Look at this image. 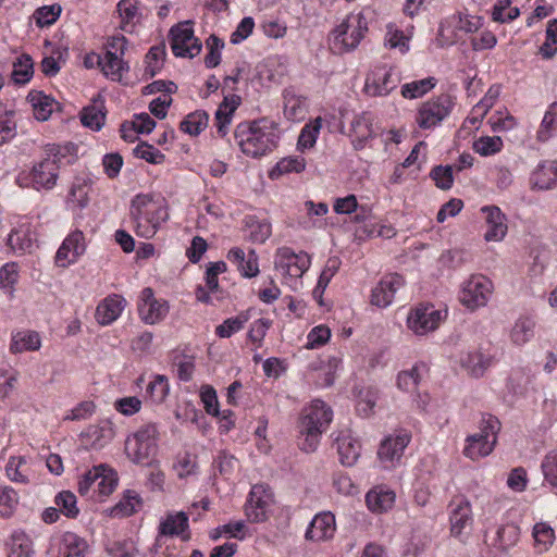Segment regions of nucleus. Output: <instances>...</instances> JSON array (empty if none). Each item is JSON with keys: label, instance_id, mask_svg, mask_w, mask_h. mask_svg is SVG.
Returning <instances> with one entry per match:
<instances>
[{"label": "nucleus", "instance_id": "nucleus-1", "mask_svg": "<svg viewBox=\"0 0 557 557\" xmlns=\"http://www.w3.org/2000/svg\"><path fill=\"white\" fill-rule=\"evenodd\" d=\"M277 125L269 119L239 123L235 128V140L242 152L259 158L273 151L278 143Z\"/></svg>", "mask_w": 557, "mask_h": 557}, {"label": "nucleus", "instance_id": "nucleus-2", "mask_svg": "<svg viewBox=\"0 0 557 557\" xmlns=\"http://www.w3.org/2000/svg\"><path fill=\"white\" fill-rule=\"evenodd\" d=\"M75 147L73 144L47 145V158L34 164L30 172L26 175L20 174L17 184L22 187H33L36 190L52 189L59 177L60 163L67 156H72Z\"/></svg>", "mask_w": 557, "mask_h": 557}, {"label": "nucleus", "instance_id": "nucleus-3", "mask_svg": "<svg viewBox=\"0 0 557 557\" xmlns=\"http://www.w3.org/2000/svg\"><path fill=\"white\" fill-rule=\"evenodd\" d=\"M129 218L135 234L148 239L157 234L161 224L168 220L169 213L162 199L139 194L131 202Z\"/></svg>", "mask_w": 557, "mask_h": 557}, {"label": "nucleus", "instance_id": "nucleus-4", "mask_svg": "<svg viewBox=\"0 0 557 557\" xmlns=\"http://www.w3.org/2000/svg\"><path fill=\"white\" fill-rule=\"evenodd\" d=\"M333 411L324 401L314 399L304 410L299 425V447L306 453L318 448L321 434L329 428Z\"/></svg>", "mask_w": 557, "mask_h": 557}, {"label": "nucleus", "instance_id": "nucleus-5", "mask_svg": "<svg viewBox=\"0 0 557 557\" xmlns=\"http://www.w3.org/2000/svg\"><path fill=\"white\" fill-rule=\"evenodd\" d=\"M368 32V23L361 14L348 15L329 36L330 49L336 54L349 52L358 47L364 34Z\"/></svg>", "mask_w": 557, "mask_h": 557}, {"label": "nucleus", "instance_id": "nucleus-6", "mask_svg": "<svg viewBox=\"0 0 557 557\" xmlns=\"http://www.w3.org/2000/svg\"><path fill=\"white\" fill-rule=\"evenodd\" d=\"M158 430L154 424L140 428L125 440L124 450L127 458L136 463L149 466L158 450Z\"/></svg>", "mask_w": 557, "mask_h": 557}, {"label": "nucleus", "instance_id": "nucleus-7", "mask_svg": "<svg viewBox=\"0 0 557 557\" xmlns=\"http://www.w3.org/2000/svg\"><path fill=\"white\" fill-rule=\"evenodd\" d=\"M172 52L180 58H195L201 52L202 44L194 34V22L184 21L172 26L169 33Z\"/></svg>", "mask_w": 557, "mask_h": 557}, {"label": "nucleus", "instance_id": "nucleus-8", "mask_svg": "<svg viewBox=\"0 0 557 557\" xmlns=\"http://www.w3.org/2000/svg\"><path fill=\"white\" fill-rule=\"evenodd\" d=\"M410 441L411 434L406 430H398L386 436L377 449V457L383 468H395Z\"/></svg>", "mask_w": 557, "mask_h": 557}, {"label": "nucleus", "instance_id": "nucleus-9", "mask_svg": "<svg viewBox=\"0 0 557 557\" xmlns=\"http://www.w3.org/2000/svg\"><path fill=\"white\" fill-rule=\"evenodd\" d=\"M446 318V311L436 309L434 305H419L407 318L408 327L417 335H425L436 330Z\"/></svg>", "mask_w": 557, "mask_h": 557}, {"label": "nucleus", "instance_id": "nucleus-10", "mask_svg": "<svg viewBox=\"0 0 557 557\" xmlns=\"http://www.w3.org/2000/svg\"><path fill=\"white\" fill-rule=\"evenodd\" d=\"M453 101L448 95L424 102L417 114V123L421 128H432L440 124L450 112Z\"/></svg>", "mask_w": 557, "mask_h": 557}, {"label": "nucleus", "instance_id": "nucleus-11", "mask_svg": "<svg viewBox=\"0 0 557 557\" xmlns=\"http://www.w3.org/2000/svg\"><path fill=\"white\" fill-rule=\"evenodd\" d=\"M272 502L273 495L270 488L262 484L253 485L245 505L247 519L252 523L265 521Z\"/></svg>", "mask_w": 557, "mask_h": 557}, {"label": "nucleus", "instance_id": "nucleus-12", "mask_svg": "<svg viewBox=\"0 0 557 557\" xmlns=\"http://www.w3.org/2000/svg\"><path fill=\"white\" fill-rule=\"evenodd\" d=\"M333 446L343 466H354L361 455V443L349 429L333 432Z\"/></svg>", "mask_w": 557, "mask_h": 557}, {"label": "nucleus", "instance_id": "nucleus-13", "mask_svg": "<svg viewBox=\"0 0 557 557\" xmlns=\"http://www.w3.org/2000/svg\"><path fill=\"white\" fill-rule=\"evenodd\" d=\"M86 238L82 231L71 232L57 250L54 262L60 268L75 263L86 251Z\"/></svg>", "mask_w": 557, "mask_h": 557}, {"label": "nucleus", "instance_id": "nucleus-14", "mask_svg": "<svg viewBox=\"0 0 557 557\" xmlns=\"http://www.w3.org/2000/svg\"><path fill=\"white\" fill-rule=\"evenodd\" d=\"M274 264L289 276L300 277L310 267V257L306 252L295 253L289 247H281L276 251Z\"/></svg>", "mask_w": 557, "mask_h": 557}, {"label": "nucleus", "instance_id": "nucleus-15", "mask_svg": "<svg viewBox=\"0 0 557 557\" xmlns=\"http://www.w3.org/2000/svg\"><path fill=\"white\" fill-rule=\"evenodd\" d=\"M487 278L484 275H472L466 281L459 293L460 302L469 310L485 306Z\"/></svg>", "mask_w": 557, "mask_h": 557}, {"label": "nucleus", "instance_id": "nucleus-16", "mask_svg": "<svg viewBox=\"0 0 557 557\" xmlns=\"http://www.w3.org/2000/svg\"><path fill=\"white\" fill-rule=\"evenodd\" d=\"M405 285V280L397 273L384 275L371 293V304L379 308L388 307L395 294Z\"/></svg>", "mask_w": 557, "mask_h": 557}, {"label": "nucleus", "instance_id": "nucleus-17", "mask_svg": "<svg viewBox=\"0 0 557 557\" xmlns=\"http://www.w3.org/2000/svg\"><path fill=\"white\" fill-rule=\"evenodd\" d=\"M138 312L146 323L154 324L164 319L169 312V306L166 301L154 298L152 288L146 287L140 293Z\"/></svg>", "mask_w": 557, "mask_h": 557}, {"label": "nucleus", "instance_id": "nucleus-18", "mask_svg": "<svg viewBox=\"0 0 557 557\" xmlns=\"http://www.w3.org/2000/svg\"><path fill=\"white\" fill-rule=\"evenodd\" d=\"M335 530V516L330 511H323L313 517L305 537L307 541L322 542L332 539Z\"/></svg>", "mask_w": 557, "mask_h": 557}, {"label": "nucleus", "instance_id": "nucleus-19", "mask_svg": "<svg viewBox=\"0 0 557 557\" xmlns=\"http://www.w3.org/2000/svg\"><path fill=\"white\" fill-rule=\"evenodd\" d=\"M397 85V81L392 77L391 71L377 69L367 76L364 91L371 97L386 96Z\"/></svg>", "mask_w": 557, "mask_h": 557}, {"label": "nucleus", "instance_id": "nucleus-20", "mask_svg": "<svg viewBox=\"0 0 557 557\" xmlns=\"http://www.w3.org/2000/svg\"><path fill=\"white\" fill-rule=\"evenodd\" d=\"M182 536L183 541H188V516L183 512L169 513L159 525L157 542L160 543L163 536Z\"/></svg>", "mask_w": 557, "mask_h": 557}, {"label": "nucleus", "instance_id": "nucleus-21", "mask_svg": "<svg viewBox=\"0 0 557 557\" xmlns=\"http://www.w3.org/2000/svg\"><path fill=\"white\" fill-rule=\"evenodd\" d=\"M81 436L87 447L99 449L113 440L114 429L110 421H101L98 424L89 425Z\"/></svg>", "mask_w": 557, "mask_h": 557}, {"label": "nucleus", "instance_id": "nucleus-22", "mask_svg": "<svg viewBox=\"0 0 557 557\" xmlns=\"http://www.w3.org/2000/svg\"><path fill=\"white\" fill-rule=\"evenodd\" d=\"M283 112L285 117L292 122L305 120L308 113L307 98L297 94L292 87L284 89Z\"/></svg>", "mask_w": 557, "mask_h": 557}, {"label": "nucleus", "instance_id": "nucleus-23", "mask_svg": "<svg viewBox=\"0 0 557 557\" xmlns=\"http://www.w3.org/2000/svg\"><path fill=\"white\" fill-rule=\"evenodd\" d=\"M116 10L120 16V28L128 34L134 33L143 18L140 2L138 0H121Z\"/></svg>", "mask_w": 557, "mask_h": 557}, {"label": "nucleus", "instance_id": "nucleus-24", "mask_svg": "<svg viewBox=\"0 0 557 557\" xmlns=\"http://www.w3.org/2000/svg\"><path fill=\"white\" fill-rule=\"evenodd\" d=\"M97 64L101 67L103 75L113 82H122L124 75L129 71L128 62L123 57L112 53L97 55Z\"/></svg>", "mask_w": 557, "mask_h": 557}, {"label": "nucleus", "instance_id": "nucleus-25", "mask_svg": "<svg viewBox=\"0 0 557 557\" xmlns=\"http://www.w3.org/2000/svg\"><path fill=\"white\" fill-rule=\"evenodd\" d=\"M125 307V300L119 295L104 298L96 309V319L102 325H109L115 321Z\"/></svg>", "mask_w": 557, "mask_h": 557}, {"label": "nucleus", "instance_id": "nucleus-26", "mask_svg": "<svg viewBox=\"0 0 557 557\" xmlns=\"http://www.w3.org/2000/svg\"><path fill=\"white\" fill-rule=\"evenodd\" d=\"M531 185L537 189H549L557 184V161L541 162L531 175Z\"/></svg>", "mask_w": 557, "mask_h": 557}, {"label": "nucleus", "instance_id": "nucleus-27", "mask_svg": "<svg viewBox=\"0 0 557 557\" xmlns=\"http://www.w3.org/2000/svg\"><path fill=\"white\" fill-rule=\"evenodd\" d=\"M88 545L84 539L66 532L60 539L57 557H85Z\"/></svg>", "mask_w": 557, "mask_h": 557}, {"label": "nucleus", "instance_id": "nucleus-28", "mask_svg": "<svg viewBox=\"0 0 557 557\" xmlns=\"http://www.w3.org/2000/svg\"><path fill=\"white\" fill-rule=\"evenodd\" d=\"M366 503L374 513L386 512L392 509L395 503V493L384 488H373L366 495Z\"/></svg>", "mask_w": 557, "mask_h": 557}, {"label": "nucleus", "instance_id": "nucleus-29", "mask_svg": "<svg viewBox=\"0 0 557 557\" xmlns=\"http://www.w3.org/2000/svg\"><path fill=\"white\" fill-rule=\"evenodd\" d=\"M536 322L535 319L531 315H521L519 317L511 331H510V339L516 346H523L534 335Z\"/></svg>", "mask_w": 557, "mask_h": 557}, {"label": "nucleus", "instance_id": "nucleus-30", "mask_svg": "<svg viewBox=\"0 0 557 557\" xmlns=\"http://www.w3.org/2000/svg\"><path fill=\"white\" fill-rule=\"evenodd\" d=\"M239 104V97H225L215 111V126L220 136H225L227 126L232 121L233 113Z\"/></svg>", "mask_w": 557, "mask_h": 557}, {"label": "nucleus", "instance_id": "nucleus-31", "mask_svg": "<svg viewBox=\"0 0 557 557\" xmlns=\"http://www.w3.org/2000/svg\"><path fill=\"white\" fill-rule=\"evenodd\" d=\"M5 475L13 483L28 484L30 480L27 458L25 456H11L5 465Z\"/></svg>", "mask_w": 557, "mask_h": 557}, {"label": "nucleus", "instance_id": "nucleus-32", "mask_svg": "<svg viewBox=\"0 0 557 557\" xmlns=\"http://www.w3.org/2000/svg\"><path fill=\"white\" fill-rule=\"evenodd\" d=\"M41 342L37 332L22 331L12 336L10 350L13 354L34 351L40 348Z\"/></svg>", "mask_w": 557, "mask_h": 557}, {"label": "nucleus", "instance_id": "nucleus-33", "mask_svg": "<svg viewBox=\"0 0 557 557\" xmlns=\"http://www.w3.org/2000/svg\"><path fill=\"white\" fill-rule=\"evenodd\" d=\"M106 120L104 103L102 100H95L90 106L81 112L82 124L94 131H99Z\"/></svg>", "mask_w": 557, "mask_h": 557}, {"label": "nucleus", "instance_id": "nucleus-34", "mask_svg": "<svg viewBox=\"0 0 557 557\" xmlns=\"http://www.w3.org/2000/svg\"><path fill=\"white\" fill-rule=\"evenodd\" d=\"M508 233V219L496 206H490V242L499 243Z\"/></svg>", "mask_w": 557, "mask_h": 557}, {"label": "nucleus", "instance_id": "nucleus-35", "mask_svg": "<svg viewBox=\"0 0 557 557\" xmlns=\"http://www.w3.org/2000/svg\"><path fill=\"white\" fill-rule=\"evenodd\" d=\"M8 557H32L33 542L23 531H15L8 543Z\"/></svg>", "mask_w": 557, "mask_h": 557}, {"label": "nucleus", "instance_id": "nucleus-36", "mask_svg": "<svg viewBox=\"0 0 557 557\" xmlns=\"http://www.w3.org/2000/svg\"><path fill=\"white\" fill-rule=\"evenodd\" d=\"M141 508V499L135 492L127 491L122 499L110 509V516L125 518L137 512Z\"/></svg>", "mask_w": 557, "mask_h": 557}, {"label": "nucleus", "instance_id": "nucleus-37", "mask_svg": "<svg viewBox=\"0 0 557 557\" xmlns=\"http://www.w3.org/2000/svg\"><path fill=\"white\" fill-rule=\"evenodd\" d=\"M532 536L534 539V547L539 553L547 552L555 542V531L546 522H537L533 525Z\"/></svg>", "mask_w": 557, "mask_h": 557}, {"label": "nucleus", "instance_id": "nucleus-38", "mask_svg": "<svg viewBox=\"0 0 557 557\" xmlns=\"http://www.w3.org/2000/svg\"><path fill=\"white\" fill-rule=\"evenodd\" d=\"M428 372L424 363H417L410 370L401 371L397 376V385L406 392H414L422 376Z\"/></svg>", "mask_w": 557, "mask_h": 557}, {"label": "nucleus", "instance_id": "nucleus-39", "mask_svg": "<svg viewBox=\"0 0 557 557\" xmlns=\"http://www.w3.org/2000/svg\"><path fill=\"white\" fill-rule=\"evenodd\" d=\"M351 132L355 140L362 147L364 143L374 136L372 119L369 113L357 115L351 122Z\"/></svg>", "mask_w": 557, "mask_h": 557}, {"label": "nucleus", "instance_id": "nucleus-40", "mask_svg": "<svg viewBox=\"0 0 557 557\" xmlns=\"http://www.w3.org/2000/svg\"><path fill=\"white\" fill-rule=\"evenodd\" d=\"M208 113L197 110L186 115L180 124V129L190 136H197L208 126Z\"/></svg>", "mask_w": 557, "mask_h": 557}, {"label": "nucleus", "instance_id": "nucleus-41", "mask_svg": "<svg viewBox=\"0 0 557 557\" xmlns=\"http://www.w3.org/2000/svg\"><path fill=\"white\" fill-rule=\"evenodd\" d=\"M518 539L519 528L515 523H505L497 529L494 545L500 553H505Z\"/></svg>", "mask_w": 557, "mask_h": 557}, {"label": "nucleus", "instance_id": "nucleus-42", "mask_svg": "<svg viewBox=\"0 0 557 557\" xmlns=\"http://www.w3.org/2000/svg\"><path fill=\"white\" fill-rule=\"evenodd\" d=\"M306 169V160L300 156H289L281 159L270 172L271 178H278L281 175L300 173Z\"/></svg>", "mask_w": 557, "mask_h": 557}, {"label": "nucleus", "instance_id": "nucleus-43", "mask_svg": "<svg viewBox=\"0 0 557 557\" xmlns=\"http://www.w3.org/2000/svg\"><path fill=\"white\" fill-rule=\"evenodd\" d=\"M557 131V102L552 103L544 114V117L536 132V139L540 143L549 140Z\"/></svg>", "mask_w": 557, "mask_h": 557}, {"label": "nucleus", "instance_id": "nucleus-44", "mask_svg": "<svg viewBox=\"0 0 557 557\" xmlns=\"http://www.w3.org/2000/svg\"><path fill=\"white\" fill-rule=\"evenodd\" d=\"M170 392L169 380L163 374H154L149 382L146 393L152 404H162Z\"/></svg>", "mask_w": 557, "mask_h": 557}, {"label": "nucleus", "instance_id": "nucleus-45", "mask_svg": "<svg viewBox=\"0 0 557 557\" xmlns=\"http://www.w3.org/2000/svg\"><path fill=\"white\" fill-rule=\"evenodd\" d=\"M30 102L34 109V115L38 121H47L57 102L42 92L30 94Z\"/></svg>", "mask_w": 557, "mask_h": 557}, {"label": "nucleus", "instance_id": "nucleus-46", "mask_svg": "<svg viewBox=\"0 0 557 557\" xmlns=\"http://www.w3.org/2000/svg\"><path fill=\"white\" fill-rule=\"evenodd\" d=\"M18 500V494L13 487L0 485V518L12 517L17 508Z\"/></svg>", "mask_w": 557, "mask_h": 557}, {"label": "nucleus", "instance_id": "nucleus-47", "mask_svg": "<svg viewBox=\"0 0 557 557\" xmlns=\"http://www.w3.org/2000/svg\"><path fill=\"white\" fill-rule=\"evenodd\" d=\"M467 444L463 448V454L466 457L478 460L487 455V440L486 435L483 433L473 434L467 437Z\"/></svg>", "mask_w": 557, "mask_h": 557}, {"label": "nucleus", "instance_id": "nucleus-48", "mask_svg": "<svg viewBox=\"0 0 557 557\" xmlns=\"http://www.w3.org/2000/svg\"><path fill=\"white\" fill-rule=\"evenodd\" d=\"M435 84L436 79L434 77H426L420 81L407 83L401 87V95L407 99H416L430 91Z\"/></svg>", "mask_w": 557, "mask_h": 557}, {"label": "nucleus", "instance_id": "nucleus-49", "mask_svg": "<svg viewBox=\"0 0 557 557\" xmlns=\"http://www.w3.org/2000/svg\"><path fill=\"white\" fill-rule=\"evenodd\" d=\"M98 468H100V473L96 481L95 492H97L99 496H109L117 485L116 473L104 466H99Z\"/></svg>", "mask_w": 557, "mask_h": 557}, {"label": "nucleus", "instance_id": "nucleus-50", "mask_svg": "<svg viewBox=\"0 0 557 557\" xmlns=\"http://www.w3.org/2000/svg\"><path fill=\"white\" fill-rule=\"evenodd\" d=\"M9 246L21 253L29 251L33 247V239L27 227L12 230L8 238Z\"/></svg>", "mask_w": 557, "mask_h": 557}, {"label": "nucleus", "instance_id": "nucleus-51", "mask_svg": "<svg viewBox=\"0 0 557 557\" xmlns=\"http://www.w3.org/2000/svg\"><path fill=\"white\" fill-rule=\"evenodd\" d=\"M516 125V117L511 115L506 108L495 111L494 114L490 117V129L492 132H508Z\"/></svg>", "mask_w": 557, "mask_h": 557}, {"label": "nucleus", "instance_id": "nucleus-52", "mask_svg": "<svg viewBox=\"0 0 557 557\" xmlns=\"http://www.w3.org/2000/svg\"><path fill=\"white\" fill-rule=\"evenodd\" d=\"M248 319L247 312H242L236 317L230 318L216 326L215 334L221 338H228L234 333L242 330Z\"/></svg>", "mask_w": 557, "mask_h": 557}, {"label": "nucleus", "instance_id": "nucleus-53", "mask_svg": "<svg viewBox=\"0 0 557 557\" xmlns=\"http://www.w3.org/2000/svg\"><path fill=\"white\" fill-rule=\"evenodd\" d=\"M206 47L208 53L205 57V64L208 69H213L221 62V51L224 48V41L212 34L207 38Z\"/></svg>", "mask_w": 557, "mask_h": 557}, {"label": "nucleus", "instance_id": "nucleus-54", "mask_svg": "<svg viewBox=\"0 0 557 557\" xmlns=\"http://www.w3.org/2000/svg\"><path fill=\"white\" fill-rule=\"evenodd\" d=\"M58 509L67 518H76L79 513L76 496L70 491L60 492L54 499Z\"/></svg>", "mask_w": 557, "mask_h": 557}, {"label": "nucleus", "instance_id": "nucleus-55", "mask_svg": "<svg viewBox=\"0 0 557 557\" xmlns=\"http://www.w3.org/2000/svg\"><path fill=\"white\" fill-rule=\"evenodd\" d=\"M33 76V61L29 55H22L13 64L12 79L16 84H25Z\"/></svg>", "mask_w": 557, "mask_h": 557}, {"label": "nucleus", "instance_id": "nucleus-56", "mask_svg": "<svg viewBox=\"0 0 557 557\" xmlns=\"http://www.w3.org/2000/svg\"><path fill=\"white\" fill-rule=\"evenodd\" d=\"M321 126L322 119L320 116L317 117L311 124H307L299 135L297 144L298 148L301 150L312 148L317 141Z\"/></svg>", "mask_w": 557, "mask_h": 557}, {"label": "nucleus", "instance_id": "nucleus-57", "mask_svg": "<svg viewBox=\"0 0 557 557\" xmlns=\"http://www.w3.org/2000/svg\"><path fill=\"white\" fill-rule=\"evenodd\" d=\"M544 481L553 488H557V450L547 453L541 465Z\"/></svg>", "mask_w": 557, "mask_h": 557}, {"label": "nucleus", "instance_id": "nucleus-58", "mask_svg": "<svg viewBox=\"0 0 557 557\" xmlns=\"http://www.w3.org/2000/svg\"><path fill=\"white\" fill-rule=\"evenodd\" d=\"M61 5L58 3H54L52 5H45L41 8H38L34 12V18L36 21V24L39 27L50 26L52 25L60 16L61 14Z\"/></svg>", "mask_w": 557, "mask_h": 557}, {"label": "nucleus", "instance_id": "nucleus-59", "mask_svg": "<svg viewBox=\"0 0 557 557\" xmlns=\"http://www.w3.org/2000/svg\"><path fill=\"white\" fill-rule=\"evenodd\" d=\"M246 525L244 521H235L230 522L223 525L215 528L211 533L210 537L213 541L219 540L223 535H227L230 537L243 540L245 537L244 530Z\"/></svg>", "mask_w": 557, "mask_h": 557}, {"label": "nucleus", "instance_id": "nucleus-60", "mask_svg": "<svg viewBox=\"0 0 557 557\" xmlns=\"http://www.w3.org/2000/svg\"><path fill=\"white\" fill-rule=\"evenodd\" d=\"M164 57L165 47L163 45L151 47L146 55L147 66L145 73L151 77L154 76L161 69Z\"/></svg>", "mask_w": 557, "mask_h": 557}, {"label": "nucleus", "instance_id": "nucleus-61", "mask_svg": "<svg viewBox=\"0 0 557 557\" xmlns=\"http://www.w3.org/2000/svg\"><path fill=\"white\" fill-rule=\"evenodd\" d=\"M462 364L475 377L483 376L486 370L484 355L481 350L469 352Z\"/></svg>", "mask_w": 557, "mask_h": 557}, {"label": "nucleus", "instance_id": "nucleus-62", "mask_svg": "<svg viewBox=\"0 0 557 557\" xmlns=\"http://www.w3.org/2000/svg\"><path fill=\"white\" fill-rule=\"evenodd\" d=\"M430 176L435 182V185L443 190L450 189L453 186L454 176L450 165H437L433 168Z\"/></svg>", "mask_w": 557, "mask_h": 557}, {"label": "nucleus", "instance_id": "nucleus-63", "mask_svg": "<svg viewBox=\"0 0 557 557\" xmlns=\"http://www.w3.org/2000/svg\"><path fill=\"white\" fill-rule=\"evenodd\" d=\"M540 51L545 59H550L557 52V20H553L548 23L546 39L541 46Z\"/></svg>", "mask_w": 557, "mask_h": 557}, {"label": "nucleus", "instance_id": "nucleus-64", "mask_svg": "<svg viewBox=\"0 0 557 557\" xmlns=\"http://www.w3.org/2000/svg\"><path fill=\"white\" fill-rule=\"evenodd\" d=\"M134 154L151 164H160L164 161V154L152 145L141 143L134 148Z\"/></svg>", "mask_w": 557, "mask_h": 557}]
</instances>
